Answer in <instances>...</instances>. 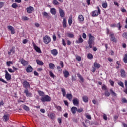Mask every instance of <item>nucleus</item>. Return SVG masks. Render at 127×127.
<instances>
[{"mask_svg":"<svg viewBox=\"0 0 127 127\" xmlns=\"http://www.w3.org/2000/svg\"><path fill=\"white\" fill-rule=\"evenodd\" d=\"M101 67V65L100 64L98 63L97 62H95L92 66V72L95 73L96 72V69H100Z\"/></svg>","mask_w":127,"mask_h":127,"instance_id":"obj_3","label":"nucleus"},{"mask_svg":"<svg viewBox=\"0 0 127 127\" xmlns=\"http://www.w3.org/2000/svg\"><path fill=\"white\" fill-rule=\"evenodd\" d=\"M116 27H118L119 30H121V28H122V25H121V23H118L116 24Z\"/></svg>","mask_w":127,"mask_h":127,"instance_id":"obj_44","label":"nucleus"},{"mask_svg":"<svg viewBox=\"0 0 127 127\" xmlns=\"http://www.w3.org/2000/svg\"><path fill=\"white\" fill-rule=\"evenodd\" d=\"M104 95L106 97H110V93L107 90L105 91Z\"/></svg>","mask_w":127,"mask_h":127,"instance_id":"obj_47","label":"nucleus"},{"mask_svg":"<svg viewBox=\"0 0 127 127\" xmlns=\"http://www.w3.org/2000/svg\"><path fill=\"white\" fill-rule=\"evenodd\" d=\"M23 109L27 112H29V107H28L27 106L24 105L23 106Z\"/></svg>","mask_w":127,"mask_h":127,"instance_id":"obj_45","label":"nucleus"},{"mask_svg":"<svg viewBox=\"0 0 127 127\" xmlns=\"http://www.w3.org/2000/svg\"><path fill=\"white\" fill-rule=\"evenodd\" d=\"M34 10V8L33 7L30 6L28 8H27V12L28 13H32V11Z\"/></svg>","mask_w":127,"mask_h":127,"instance_id":"obj_19","label":"nucleus"},{"mask_svg":"<svg viewBox=\"0 0 127 127\" xmlns=\"http://www.w3.org/2000/svg\"><path fill=\"white\" fill-rule=\"evenodd\" d=\"M38 93L39 94V96L41 97L44 96V92L43 91H42L41 90H38Z\"/></svg>","mask_w":127,"mask_h":127,"instance_id":"obj_38","label":"nucleus"},{"mask_svg":"<svg viewBox=\"0 0 127 127\" xmlns=\"http://www.w3.org/2000/svg\"><path fill=\"white\" fill-rule=\"evenodd\" d=\"M123 61L124 63H127V54H125L124 55V57L123 58Z\"/></svg>","mask_w":127,"mask_h":127,"instance_id":"obj_40","label":"nucleus"},{"mask_svg":"<svg viewBox=\"0 0 127 127\" xmlns=\"http://www.w3.org/2000/svg\"><path fill=\"white\" fill-rule=\"evenodd\" d=\"M8 71L10 73H14V70H12V69H11V68H8Z\"/></svg>","mask_w":127,"mask_h":127,"instance_id":"obj_62","label":"nucleus"},{"mask_svg":"<svg viewBox=\"0 0 127 127\" xmlns=\"http://www.w3.org/2000/svg\"><path fill=\"white\" fill-rule=\"evenodd\" d=\"M124 84L125 86V89L123 90V92L125 93L126 95H127V80H125Z\"/></svg>","mask_w":127,"mask_h":127,"instance_id":"obj_28","label":"nucleus"},{"mask_svg":"<svg viewBox=\"0 0 127 127\" xmlns=\"http://www.w3.org/2000/svg\"><path fill=\"white\" fill-rule=\"evenodd\" d=\"M102 7H103V8H107V6H108V3H107V2H103L102 3Z\"/></svg>","mask_w":127,"mask_h":127,"instance_id":"obj_42","label":"nucleus"},{"mask_svg":"<svg viewBox=\"0 0 127 127\" xmlns=\"http://www.w3.org/2000/svg\"><path fill=\"white\" fill-rule=\"evenodd\" d=\"M58 122L59 124H61L62 123V119L61 118H58Z\"/></svg>","mask_w":127,"mask_h":127,"instance_id":"obj_61","label":"nucleus"},{"mask_svg":"<svg viewBox=\"0 0 127 127\" xmlns=\"http://www.w3.org/2000/svg\"><path fill=\"white\" fill-rule=\"evenodd\" d=\"M6 65L8 67H10V65H13V62L12 61L6 62Z\"/></svg>","mask_w":127,"mask_h":127,"instance_id":"obj_37","label":"nucleus"},{"mask_svg":"<svg viewBox=\"0 0 127 127\" xmlns=\"http://www.w3.org/2000/svg\"><path fill=\"white\" fill-rule=\"evenodd\" d=\"M102 90H104L105 91H106V90H107V86L106 85H103L102 87Z\"/></svg>","mask_w":127,"mask_h":127,"instance_id":"obj_64","label":"nucleus"},{"mask_svg":"<svg viewBox=\"0 0 127 127\" xmlns=\"http://www.w3.org/2000/svg\"><path fill=\"white\" fill-rule=\"evenodd\" d=\"M4 5V2H0V9L2 8Z\"/></svg>","mask_w":127,"mask_h":127,"instance_id":"obj_59","label":"nucleus"},{"mask_svg":"<svg viewBox=\"0 0 127 127\" xmlns=\"http://www.w3.org/2000/svg\"><path fill=\"white\" fill-rule=\"evenodd\" d=\"M120 73H121V76L122 78L126 77V73L125 72V70L122 69L121 71H120Z\"/></svg>","mask_w":127,"mask_h":127,"instance_id":"obj_32","label":"nucleus"},{"mask_svg":"<svg viewBox=\"0 0 127 127\" xmlns=\"http://www.w3.org/2000/svg\"><path fill=\"white\" fill-rule=\"evenodd\" d=\"M43 42L45 44H48L51 41V39L50 38L49 36L46 35L43 38Z\"/></svg>","mask_w":127,"mask_h":127,"instance_id":"obj_6","label":"nucleus"},{"mask_svg":"<svg viewBox=\"0 0 127 127\" xmlns=\"http://www.w3.org/2000/svg\"><path fill=\"white\" fill-rule=\"evenodd\" d=\"M11 53L12 54H14L15 53V47H12L11 49H10L9 51H8V54L9 55H11Z\"/></svg>","mask_w":127,"mask_h":127,"instance_id":"obj_13","label":"nucleus"},{"mask_svg":"<svg viewBox=\"0 0 127 127\" xmlns=\"http://www.w3.org/2000/svg\"><path fill=\"white\" fill-rule=\"evenodd\" d=\"M22 19L23 20H25V21L29 20V18H28L26 16H23V17H22Z\"/></svg>","mask_w":127,"mask_h":127,"instance_id":"obj_56","label":"nucleus"},{"mask_svg":"<svg viewBox=\"0 0 127 127\" xmlns=\"http://www.w3.org/2000/svg\"><path fill=\"white\" fill-rule=\"evenodd\" d=\"M62 24L64 28H66V27H67V19L65 18H64Z\"/></svg>","mask_w":127,"mask_h":127,"instance_id":"obj_16","label":"nucleus"},{"mask_svg":"<svg viewBox=\"0 0 127 127\" xmlns=\"http://www.w3.org/2000/svg\"><path fill=\"white\" fill-rule=\"evenodd\" d=\"M61 90L63 94V97H66V89H65V88H61Z\"/></svg>","mask_w":127,"mask_h":127,"instance_id":"obj_25","label":"nucleus"},{"mask_svg":"<svg viewBox=\"0 0 127 127\" xmlns=\"http://www.w3.org/2000/svg\"><path fill=\"white\" fill-rule=\"evenodd\" d=\"M41 101L44 103L45 102H50L51 101V97L48 95H45L43 97H42Z\"/></svg>","mask_w":127,"mask_h":127,"instance_id":"obj_2","label":"nucleus"},{"mask_svg":"<svg viewBox=\"0 0 127 127\" xmlns=\"http://www.w3.org/2000/svg\"><path fill=\"white\" fill-rule=\"evenodd\" d=\"M84 109L83 108H79L78 109L77 108V112H78V113H82Z\"/></svg>","mask_w":127,"mask_h":127,"instance_id":"obj_54","label":"nucleus"},{"mask_svg":"<svg viewBox=\"0 0 127 127\" xmlns=\"http://www.w3.org/2000/svg\"><path fill=\"white\" fill-rule=\"evenodd\" d=\"M49 67L51 69V70H54V68H55V65L53 63H50L49 64Z\"/></svg>","mask_w":127,"mask_h":127,"instance_id":"obj_30","label":"nucleus"},{"mask_svg":"<svg viewBox=\"0 0 127 127\" xmlns=\"http://www.w3.org/2000/svg\"><path fill=\"white\" fill-rule=\"evenodd\" d=\"M60 66H61V68L64 67V63H63V61H60Z\"/></svg>","mask_w":127,"mask_h":127,"instance_id":"obj_57","label":"nucleus"},{"mask_svg":"<svg viewBox=\"0 0 127 127\" xmlns=\"http://www.w3.org/2000/svg\"><path fill=\"white\" fill-rule=\"evenodd\" d=\"M118 84L119 86H120V87H122V88H124V83L122 81H119L118 82Z\"/></svg>","mask_w":127,"mask_h":127,"instance_id":"obj_48","label":"nucleus"},{"mask_svg":"<svg viewBox=\"0 0 127 127\" xmlns=\"http://www.w3.org/2000/svg\"><path fill=\"white\" fill-rule=\"evenodd\" d=\"M3 119L5 120V122H7L8 120H9V117L8 116V115L5 114L3 116Z\"/></svg>","mask_w":127,"mask_h":127,"instance_id":"obj_33","label":"nucleus"},{"mask_svg":"<svg viewBox=\"0 0 127 127\" xmlns=\"http://www.w3.org/2000/svg\"><path fill=\"white\" fill-rule=\"evenodd\" d=\"M68 37H69L70 38H73L74 36V34L72 33H68L67 34Z\"/></svg>","mask_w":127,"mask_h":127,"instance_id":"obj_46","label":"nucleus"},{"mask_svg":"<svg viewBox=\"0 0 127 127\" xmlns=\"http://www.w3.org/2000/svg\"><path fill=\"white\" fill-rule=\"evenodd\" d=\"M109 37L110 38V41L112 42L116 43L117 42V39L115 37V34L113 32H110Z\"/></svg>","mask_w":127,"mask_h":127,"instance_id":"obj_5","label":"nucleus"},{"mask_svg":"<svg viewBox=\"0 0 127 127\" xmlns=\"http://www.w3.org/2000/svg\"><path fill=\"white\" fill-rule=\"evenodd\" d=\"M88 43L89 44V47H86V49H90V48H93V46L95 45V40L96 38L94 36L92 35V34L89 33L88 34Z\"/></svg>","mask_w":127,"mask_h":127,"instance_id":"obj_1","label":"nucleus"},{"mask_svg":"<svg viewBox=\"0 0 127 127\" xmlns=\"http://www.w3.org/2000/svg\"><path fill=\"white\" fill-rule=\"evenodd\" d=\"M59 12L61 18H64L65 17V12L61 8H59Z\"/></svg>","mask_w":127,"mask_h":127,"instance_id":"obj_8","label":"nucleus"},{"mask_svg":"<svg viewBox=\"0 0 127 127\" xmlns=\"http://www.w3.org/2000/svg\"><path fill=\"white\" fill-rule=\"evenodd\" d=\"M55 107L56 109H57L58 111H60V112H61V111H62L61 107H60V106H57V105H55Z\"/></svg>","mask_w":127,"mask_h":127,"instance_id":"obj_49","label":"nucleus"},{"mask_svg":"<svg viewBox=\"0 0 127 127\" xmlns=\"http://www.w3.org/2000/svg\"><path fill=\"white\" fill-rule=\"evenodd\" d=\"M83 101H84L85 103H88L89 101V98L87 96H84L82 97Z\"/></svg>","mask_w":127,"mask_h":127,"instance_id":"obj_29","label":"nucleus"},{"mask_svg":"<svg viewBox=\"0 0 127 127\" xmlns=\"http://www.w3.org/2000/svg\"><path fill=\"white\" fill-rule=\"evenodd\" d=\"M77 43H82L84 42V39L82 38V37L80 36L78 39V41H76Z\"/></svg>","mask_w":127,"mask_h":127,"instance_id":"obj_34","label":"nucleus"},{"mask_svg":"<svg viewBox=\"0 0 127 127\" xmlns=\"http://www.w3.org/2000/svg\"><path fill=\"white\" fill-rule=\"evenodd\" d=\"M36 62L38 65H39V66H43V65H44V63H43V62L38 59L36 60Z\"/></svg>","mask_w":127,"mask_h":127,"instance_id":"obj_27","label":"nucleus"},{"mask_svg":"<svg viewBox=\"0 0 127 127\" xmlns=\"http://www.w3.org/2000/svg\"><path fill=\"white\" fill-rule=\"evenodd\" d=\"M62 42L63 45H64V46H66V45H67V44H66V42L65 41V39H63Z\"/></svg>","mask_w":127,"mask_h":127,"instance_id":"obj_55","label":"nucleus"},{"mask_svg":"<svg viewBox=\"0 0 127 127\" xmlns=\"http://www.w3.org/2000/svg\"><path fill=\"white\" fill-rule=\"evenodd\" d=\"M77 76L79 78V79L80 80L81 82L80 83H84V78L82 77V75L80 74L79 73L77 74Z\"/></svg>","mask_w":127,"mask_h":127,"instance_id":"obj_31","label":"nucleus"},{"mask_svg":"<svg viewBox=\"0 0 127 127\" xmlns=\"http://www.w3.org/2000/svg\"><path fill=\"white\" fill-rule=\"evenodd\" d=\"M0 81L2 82L3 83H4V84H7V82H6L5 80H4L2 78H0Z\"/></svg>","mask_w":127,"mask_h":127,"instance_id":"obj_60","label":"nucleus"},{"mask_svg":"<svg viewBox=\"0 0 127 127\" xmlns=\"http://www.w3.org/2000/svg\"><path fill=\"white\" fill-rule=\"evenodd\" d=\"M72 23H73V18H72V17H69L68 19V24L69 26H71Z\"/></svg>","mask_w":127,"mask_h":127,"instance_id":"obj_36","label":"nucleus"},{"mask_svg":"<svg viewBox=\"0 0 127 127\" xmlns=\"http://www.w3.org/2000/svg\"><path fill=\"white\" fill-rule=\"evenodd\" d=\"M43 16L47 18L48 19H50L51 18V16H50V14L49 13H48L46 12H44L42 13Z\"/></svg>","mask_w":127,"mask_h":127,"instance_id":"obj_14","label":"nucleus"},{"mask_svg":"<svg viewBox=\"0 0 127 127\" xmlns=\"http://www.w3.org/2000/svg\"><path fill=\"white\" fill-rule=\"evenodd\" d=\"M51 53L54 55V56H56V55L58 54V51L56 49H54L51 50Z\"/></svg>","mask_w":127,"mask_h":127,"instance_id":"obj_18","label":"nucleus"},{"mask_svg":"<svg viewBox=\"0 0 127 127\" xmlns=\"http://www.w3.org/2000/svg\"><path fill=\"white\" fill-rule=\"evenodd\" d=\"M76 59L77 60V61H81V60H82L81 57H80L79 56H77L76 57Z\"/></svg>","mask_w":127,"mask_h":127,"instance_id":"obj_58","label":"nucleus"},{"mask_svg":"<svg viewBox=\"0 0 127 127\" xmlns=\"http://www.w3.org/2000/svg\"><path fill=\"white\" fill-rule=\"evenodd\" d=\"M85 117L88 119V120H92V117H91L90 115L89 114H85Z\"/></svg>","mask_w":127,"mask_h":127,"instance_id":"obj_50","label":"nucleus"},{"mask_svg":"<svg viewBox=\"0 0 127 127\" xmlns=\"http://www.w3.org/2000/svg\"><path fill=\"white\" fill-rule=\"evenodd\" d=\"M73 103L74 106H77V105H79V99L77 98H74L73 100Z\"/></svg>","mask_w":127,"mask_h":127,"instance_id":"obj_21","label":"nucleus"},{"mask_svg":"<svg viewBox=\"0 0 127 127\" xmlns=\"http://www.w3.org/2000/svg\"><path fill=\"white\" fill-rule=\"evenodd\" d=\"M12 7L13 8H16V7H18V5H17L16 3H14L12 5Z\"/></svg>","mask_w":127,"mask_h":127,"instance_id":"obj_53","label":"nucleus"},{"mask_svg":"<svg viewBox=\"0 0 127 127\" xmlns=\"http://www.w3.org/2000/svg\"><path fill=\"white\" fill-rule=\"evenodd\" d=\"M122 103H127V100L126 98H123L122 100Z\"/></svg>","mask_w":127,"mask_h":127,"instance_id":"obj_63","label":"nucleus"},{"mask_svg":"<svg viewBox=\"0 0 127 127\" xmlns=\"http://www.w3.org/2000/svg\"><path fill=\"white\" fill-rule=\"evenodd\" d=\"M66 97L67 99H68L70 101H72L73 99V95H72V94L68 93L66 94Z\"/></svg>","mask_w":127,"mask_h":127,"instance_id":"obj_23","label":"nucleus"},{"mask_svg":"<svg viewBox=\"0 0 127 127\" xmlns=\"http://www.w3.org/2000/svg\"><path fill=\"white\" fill-rule=\"evenodd\" d=\"M71 113L73 114V115H75L76 114V112H77V107L73 106L71 109Z\"/></svg>","mask_w":127,"mask_h":127,"instance_id":"obj_24","label":"nucleus"},{"mask_svg":"<svg viewBox=\"0 0 127 127\" xmlns=\"http://www.w3.org/2000/svg\"><path fill=\"white\" fill-rule=\"evenodd\" d=\"M53 4H54V5H59V2L56 0H54L53 1Z\"/></svg>","mask_w":127,"mask_h":127,"instance_id":"obj_41","label":"nucleus"},{"mask_svg":"<svg viewBox=\"0 0 127 127\" xmlns=\"http://www.w3.org/2000/svg\"><path fill=\"white\" fill-rule=\"evenodd\" d=\"M7 28L10 31H11V34H14V33H15V30L12 26H8Z\"/></svg>","mask_w":127,"mask_h":127,"instance_id":"obj_11","label":"nucleus"},{"mask_svg":"<svg viewBox=\"0 0 127 127\" xmlns=\"http://www.w3.org/2000/svg\"><path fill=\"white\" fill-rule=\"evenodd\" d=\"M33 47H34L35 50L37 52H38V53H41V50L40 49V48L39 47H38L37 46H36L34 43H33Z\"/></svg>","mask_w":127,"mask_h":127,"instance_id":"obj_10","label":"nucleus"},{"mask_svg":"<svg viewBox=\"0 0 127 127\" xmlns=\"http://www.w3.org/2000/svg\"><path fill=\"white\" fill-rule=\"evenodd\" d=\"M24 93L26 94V96L27 97H32V93H31V92H28V89H25V90L24 91Z\"/></svg>","mask_w":127,"mask_h":127,"instance_id":"obj_12","label":"nucleus"},{"mask_svg":"<svg viewBox=\"0 0 127 127\" xmlns=\"http://www.w3.org/2000/svg\"><path fill=\"white\" fill-rule=\"evenodd\" d=\"M110 92L111 93V94L112 96H114L115 97L117 96V94H116V93H115V92H114L113 89H110Z\"/></svg>","mask_w":127,"mask_h":127,"instance_id":"obj_39","label":"nucleus"},{"mask_svg":"<svg viewBox=\"0 0 127 127\" xmlns=\"http://www.w3.org/2000/svg\"><path fill=\"white\" fill-rule=\"evenodd\" d=\"M122 37L123 38H125V39H127V32H124L122 34Z\"/></svg>","mask_w":127,"mask_h":127,"instance_id":"obj_43","label":"nucleus"},{"mask_svg":"<svg viewBox=\"0 0 127 127\" xmlns=\"http://www.w3.org/2000/svg\"><path fill=\"white\" fill-rule=\"evenodd\" d=\"M63 73L64 75V77L65 78H68V77H69V76H70V73H69V71H68L67 70H65L63 72Z\"/></svg>","mask_w":127,"mask_h":127,"instance_id":"obj_20","label":"nucleus"},{"mask_svg":"<svg viewBox=\"0 0 127 127\" xmlns=\"http://www.w3.org/2000/svg\"><path fill=\"white\" fill-rule=\"evenodd\" d=\"M5 79H6L7 81H10L11 79V75L9 74V73H8L7 70L5 71Z\"/></svg>","mask_w":127,"mask_h":127,"instance_id":"obj_9","label":"nucleus"},{"mask_svg":"<svg viewBox=\"0 0 127 127\" xmlns=\"http://www.w3.org/2000/svg\"><path fill=\"white\" fill-rule=\"evenodd\" d=\"M48 117H49V119H51V120H54V119H55V114L50 113V114H48Z\"/></svg>","mask_w":127,"mask_h":127,"instance_id":"obj_17","label":"nucleus"},{"mask_svg":"<svg viewBox=\"0 0 127 127\" xmlns=\"http://www.w3.org/2000/svg\"><path fill=\"white\" fill-rule=\"evenodd\" d=\"M33 70V68H32V67H31V66L30 65H28V66L27 67L26 72L27 73H31Z\"/></svg>","mask_w":127,"mask_h":127,"instance_id":"obj_22","label":"nucleus"},{"mask_svg":"<svg viewBox=\"0 0 127 127\" xmlns=\"http://www.w3.org/2000/svg\"><path fill=\"white\" fill-rule=\"evenodd\" d=\"M78 20L80 22L84 21V16H83L82 15H79L78 16Z\"/></svg>","mask_w":127,"mask_h":127,"instance_id":"obj_35","label":"nucleus"},{"mask_svg":"<svg viewBox=\"0 0 127 127\" xmlns=\"http://www.w3.org/2000/svg\"><path fill=\"white\" fill-rule=\"evenodd\" d=\"M22 84L23 88H25V89H30V84L27 81L24 80Z\"/></svg>","mask_w":127,"mask_h":127,"instance_id":"obj_7","label":"nucleus"},{"mask_svg":"<svg viewBox=\"0 0 127 127\" xmlns=\"http://www.w3.org/2000/svg\"><path fill=\"white\" fill-rule=\"evenodd\" d=\"M49 75L51 78H53V79H54L55 76L54 75L53 73H52L51 71H49Z\"/></svg>","mask_w":127,"mask_h":127,"instance_id":"obj_51","label":"nucleus"},{"mask_svg":"<svg viewBox=\"0 0 127 127\" xmlns=\"http://www.w3.org/2000/svg\"><path fill=\"white\" fill-rule=\"evenodd\" d=\"M21 64H22L23 66H26L28 65V62L25 61V60L22 59L20 60Z\"/></svg>","mask_w":127,"mask_h":127,"instance_id":"obj_15","label":"nucleus"},{"mask_svg":"<svg viewBox=\"0 0 127 127\" xmlns=\"http://www.w3.org/2000/svg\"><path fill=\"white\" fill-rule=\"evenodd\" d=\"M50 12L53 15H55L56 14V9L54 8H52L50 9Z\"/></svg>","mask_w":127,"mask_h":127,"instance_id":"obj_26","label":"nucleus"},{"mask_svg":"<svg viewBox=\"0 0 127 127\" xmlns=\"http://www.w3.org/2000/svg\"><path fill=\"white\" fill-rule=\"evenodd\" d=\"M87 57H88V59H92L93 55L89 53V54H88Z\"/></svg>","mask_w":127,"mask_h":127,"instance_id":"obj_52","label":"nucleus"},{"mask_svg":"<svg viewBox=\"0 0 127 127\" xmlns=\"http://www.w3.org/2000/svg\"><path fill=\"white\" fill-rule=\"evenodd\" d=\"M98 11L95 10L91 12V15L93 17H95L96 16H98L99 14L101 13V10H100V8L97 7Z\"/></svg>","mask_w":127,"mask_h":127,"instance_id":"obj_4","label":"nucleus"}]
</instances>
